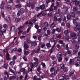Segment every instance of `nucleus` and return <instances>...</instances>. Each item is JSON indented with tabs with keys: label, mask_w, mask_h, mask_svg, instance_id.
I'll return each mask as SVG.
<instances>
[{
	"label": "nucleus",
	"mask_w": 80,
	"mask_h": 80,
	"mask_svg": "<svg viewBox=\"0 0 80 80\" xmlns=\"http://www.w3.org/2000/svg\"><path fill=\"white\" fill-rule=\"evenodd\" d=\"M21 18L22 20H25V16L24 15H22L21 17Z\"/></svg>",
	"instance_id": "obj_34"
},
{
	"label": "nucleus",
	"mask_w": 80,
	"mask_h": 80,
	"mask_svg": "<svg viewBox=\"0 0 80 80\" xmlns=\"http://www.w3.org/2000/svg\"><path fill=\"white\" fill-rule=\"evenodd\" d=\"M24 54L25 56H27L29 54V52L28 51H26L24 52Z\"/></svg>",
	"instance_id": "obj_15"
},
{
	"label": "nucleus",
	"mask_w": 80,
	"mask_h": 80,
	"mask_svg": "<svg viewBox=\"0 0 80 80\" xmlns=\"http://www.w3.org/2000/svg\"><path fill=\"white\" fill-rule=\"evenodd\" d=\"M50 41L51 42H55V41L54 40L53 38H52L50 39Z\"/></svg>",
	"instance_id": "obj_62"
},
{
	"label": "nucleus",
	"mask_w": 80,
	"mask_h": 80,
	"mask_svg": "<svg viewBox=\"0 0 80 80\" xmlns=\"http://www.w3.org/2000/svg\"><path fill=\"white\" fill-rule=\"evenodd\" d=\"M62 77H63V78H64V79H65L66 80H68V76L66 74L62 75Z\"/></svg>",
	"instance_id": "obj_6"
},
{
	"label": "nucleus",
	"mask_w": 80,
	"mask_h": 80,
	"mask_svg": "<svg viewBox=\"0 0 80 80\" xmlns=\"http://www.w3.org/2000/svg\"><path fill=\"white\" fill-rule=\"evenodd\" d=\"M54 0H48L46 1V3L47 4H48L50 2H54Z\"/></svg>",
	"instance_id": "obj_35"
},
{
	"label": "nucleus",
	"mask_w": 80,
	"mask_h": 80,
	"mask_svg": "<svg viewBox=\"0 0 80 80\" xmlns=\"http://www.w3.org/2000/svg\"><path fill=\"white\" fill-rule=\"evenodd\" d=\"M42 34H40L39 35L38 37V40L39 41H40L42 39Z\"/></svg>",
	"instance_id": "obj_30"
},
{
	"label": "nucleus",
	"mask_w": 80,
	"mask_h": 80,
	"mask_svg": "<svg viewBox=\"0 0 80 80\" xmlns=\"http://www.w3.org/2000/svg\"><path fill=\"white\" fill-rule=\"evenodd\" d=\"M31 21H32V22L33 23H35V22H36V21H37V19H36V18L34 19H32V20Z\"/></svg>",
	"instance_id": "obj_56"
},
{
	"label": "nucleus",
	"mask_w": 80,
	"mask_h": 80,
	"mask_svg": "<svg viewBox=\"0 0 80 80\" xmlns=\"http://www.w3.org/2000/svg\"><path fill=\"white\" fill-rule=\"evenodd\" d=\"M75 47L76 49L74 50L73 52L74 54H77V53L78 52V50L77 49L79 48V44H76L75 45Z\"/></svg>",
	"instance_id": "obj_2"
},
{
	"label": "nucleus",
	"mask_w": 80,
	"mask_h": 80,
	"mask_svg": "<svg viewBox=\"0 0 80 80\" xmlns=\"http://www.w3.org/2000/svg\"><path fill=\"white\" fill-rule=\"evenodd\" d=\"M15 7L16 8H20L21 7V4H18L16 5Z\"/></svg>",
	"instance_id": "obj_37"
},
{
	"label": "nucleus",
	"mask_w": 80,
	"mask_h": 80,
	"mask_svg": "<svg viewBox=\"0 0 80 80\" xmlns=\"http://www.w3.org/2000/svg\"><path fill=\"white\" fill-rule=\"evenodd\" d=\"M40 70H41V68H40V66H39L38 67L37 71H38V72H40Z\"/></svg>",
	"instance_id": "obj_41"
},
{
	"label": "nucleus",
	"mask_w": 80,
	"mask_h": 80,
	"mask_svg": "<svg viewBox=\"0 0 80 80\" xmlns=\"http://www.w3.org/2000/svg\"><path fill=\"white\" fill-rule=\"evenodd\" d=\"M45 45L44 43L42 44L41 45V48H44V47H45Z\"/></svg>",
	"instance_id": "obj_44"
},
{
	"label": "nucleus",
	"mask_w": 80,
	"mask_h": 80,
	"mask_svg": "<svg viewBox=\"0 0 80 80\" xmlns=\"http://www.w3.org/2000/svg\"><path fill=\"white\" fill-rule=\"evenodd\" d=\"M69 32L68 30H66L64 32V33L65 35H67L68 34Z\"/></svg>",
	"instance_id": "obj_26"
},
{
	"label": "nucleus",
	"mask_w": 80,
	"mask_h": 80,
	"mask_svg": "<svg viewBox=\"0 0 80 80\" xmlns=\"http://www.w3.org/2000/svg\"><path fill=\"white\" fill-rule=\"evenodd\" d=\"M13 0H9L8 1V3L9 4H10V3H13Z\"/></svg>",
	"instance_id": "obj_47"
},
{
	"label": "nucleus",
	"mask_w": 80,
	"mask_h": 80,
	"mask_svg": "<svg viewBox=\"0 0 80 80\" xmlns=\"http://www.w3.org/2000/svg\"><path fill=\"white\" fill-rule=\"evenodd\" d=\"M66 26L68 28H70V23L68 22H67L66 23Z\"/></svg>",
	"instance_id": "obj_46"
},
{
	"label": "nucleus",
	"mask_w": 80,
	"mask_h": 80,
	"mask_svg": "<svg viewBox=\"0 0 80 80\" xmlns=\"http://www.w3.org/2000/svg\"><path fill=\"white\" fill-rule=\"evenodd\" d=\"M63 21L64 22H67V19H66V17H64L63 18Z\"/></svg>",
	"instance_id": "obj_53"
},
{
	"label": "nucleus",
	"mask_w": 80,
	"mask_h": 80,
	"mask_svg": "<svg viewBox=\"0 0 80 80\" xmlns=\"http://www.w3.org/2000/svg\"><path fill=\"white\" fill-rule=\"evenodd\" d=\"M73 2H75V5L76 6H77V5H78L80 3V1H76L75 0V1H73Z\"/></svg>",
	"instance_id": "obj_9"
},
{
	"label": "nucleus",
	"mask_w": 80,
	"mask_h": 80,
	"mask_svg": "<svg viewBox=\"0 0 80 80\" xmlns=\"http://www.w3.org/2000/svg\"><path fill=\"white\" fill-rule=\"evenodd\" d=\"M65 1V2L67 4H68L69 3V2H70V0H64Z\"/></svg>",
	"instance_id": "obj_50"
},
{
	"label": "nucleus",
	"mask_w": 80,
	"mask_h": 80,
	"mask_svg": "<svg viewBox=\"0 0 80 80\" xmlns=\"http://www.w3.org/2000/svg\"><path fill=\"white\" fill-rule=\"evenodd\" d=\"M6 8L7 10H8V11H10V10H11V9H12V7L10 6H6Z\"/></svg>",
	"instance_id": "obj_10"
},
{
	"label": "nucleus",
	"mask_w": 80,
	"mask_h": 80,
	"mask_svg": "<svg viewBox=\"0 0 80 80\" xmlns=\"http://www.w3.org/2000/svg\"><path fill=\"white\" fill-rule=\"evenodd\" d=\"M37 44L35 42H31V45L32 46H33V47H35L37 46Z\"/></svg>",
	"instance_id": "obj_14"
},
{
	"label": "nucleus",
	"mask_w": 80,
	"mask_h": 80,
	"mask_svg": "<svg viewBox=\"0 0 80 80\" xmlns=\"http://www.w3.org/2000/svg\"><path fill=\"white\" fill-rule=\"evenodd\" d=\"M15 60H13L12 61L10 62L9 63V65L11 66H12V65H15Z\"/></svg>",
	"instance_id": "obj_8"
},
{
	"label": "nucleus",
	"mask_w": 80,
	"mask_h": 80,
	"mask_svg": "<svg viewBox=\"0 0 80 80\" xmlns=\"http://www.w3.org/2000/svg\"><path fill=\"white\" fill-rule=\"evenodd\" d=\"M41 10H44L45 9V4H42L40 6Z\"/></svg>",
	"instance_id": "obj_13"
},
{
	"label": "nucleus",
	"mask_w": 80,
	"mask_h": 80,
	"mask_svg": "<svg viewBox=\"0 0 80 80\" xmlns=\"http://www.w3.org/2000/svg\"><path fill=\"white\" fill-rule=\"evenodd\" d=\"M56 31V29H53L52 32V34H54L55 33V31Z\"/></svg>",
	"instance_id": "obj_52"
},
{
	"label": "nucleus",
	"mask_w": 80,
	"mask_h": 80,
	"mask_svg": "<svg viewBox=\"0 0 80 80\" xmlns=\"http://www.w3.org/2000/svg\"><path fill=\"white\" fill-rule=\"evenodd\" d=\"M71 37H72L73 38H74V39H76V38H77V37L76 36V34L73 32L71 33Z\"/></svg>",
	"instance_id": "obj_5"
},
{
	"label": "nucleus",
	"mask_w": 80,
	"mask_h": 80,
	"mask_svg": "<svg viewBox=\"0 0 80 80\" xmlns=\"http://www.w3.org/2000/svg\"><path fill=\"white\" fill-rule=\"evenodd\" d=\"M22 50L21 48H19L18 50V52L19 53H20V52H22Z\"/></svg>",
	"instance_id": "obj_57"
},
{
	"label": "nucleus",
	"mask_w": 80,
	"mask_h": 80,
	"mask_svg": "<svg viewBox=\"0 0 80 80\" xmlns=\"http://www.w3.org/2000/svg\"><path fill=\"white\" fill-rule=\"evenodd\" d=\"M73 74H74V72H71L69 73V77H71V76H73Z\"/></svg>",
	"instance_id": "obj_38"
},
{
	"label": "nucleus",
	"mask_w": 80,
	"mask_h": 80,
	"mask_svg": "<svg viewBox=\"0 0 80 80\" xmlns=\"http://www.w3.org/2000/svg\"><path fill=\"white\" fill-rule=\"evenodd\" d=\"M5 20L8 23H10V22H11L10 18L9 17H6L5 18Z\"/></svg>",
	"instance_id": "obj_7"
},
{
	"label": "nucleus",
	"mask_w": 80,
	"mask_h": 80,
	"mask_svg": "<svg viewBox=\"0 0 80 80\" xmlns=\"http://www.w3.org/2000/svg\"><path fill=\"white\" fill-rule=\"evenodd\" d=\"M31 42V41L30 40L27 39L26 40V41H25L24 43V48L25 50H27L28 48L29 47L28 45V43H30Z\"/></svg>",
	"instance_id": "obj_1"
},
{
	"label": "nucleus",
	"mask_w": 80,
	"mask_h": 80,
	"mask_svg": "<svg viewBox=\"0 0 80 80\" xmlns=\"http://www.w3.org/2000/svg\"><path fill=\"white\" fill-rule=\"evenodd\" d=\"M21 20V18H17L15 19V22L16 23H18Z\"/></svg>",
	"instance_id": "obj_16"
},
{
	"label": "nucleus",
	"mask_w": 80,
	"mask_h": 80,
	"mask_svg": "<svg viewBox=\"0 0 80 80\" xmlns=\"http://www.w3.org/2000/svg\"><path fill=\"white\" fill-rule=\"evenodd\" d=\"M38 34H40L42 33V29H38L37 30Z\"/></svg>",
	"instance_id": "obj_25"
},
{
	"label": "nucleus",
	"mask_w": 80,
	"mask_h": 80,
	"mask_svg": "<svg viewBox=\"0 0 80 80\" xmlns=\"http://www.w3.org/2000/svg\"><path fill=\"white\" fill-rule=\"evenodd\" d=\"M53 38L56 39V38H61V35L60 34H56L53 36Z\"/></svg>",
	"instance_id": "obj_3"
},
{
	"label": "nucleus",
	"mask_w": 80,
	"mask_h": 80,
	"mask_svg": "<svg viewBox=\"0 0 80 80\" xmlns=\"http://www.w3.org/2000/svg\"><path fill=\"white\" fill-rule=\"evenodd\" d=\"M37 76H35L33 77V80H41V79L40 78H37Z\"/></svg>",
	"instance_id": "obj_11"
},
{
	"label": "nucleus",
	"mask_w": 80,
	"mask_h": 80,
	"mask_svg": "<svg viewBox=\"0 0 80 80\" xmlns=\"http://www.w3.org/2000/svg\"><path fill=\"white\" fill-rule=\"evenodd\" d=\"M40 9V7H36V11H39V10Z\"/></svg>",
	"instance_id": "obj_49"
},
{
	"label": "nucleus",
	"mask_w": 80,
	"mask_h": 80,
	"mask_svg": "<svg viewBox=\"0 0 80 80\" xmlns=\"http://www.w3.org/2000/svg\"><path fill=\"white\" fill-rule=\"evenodd\" d=\"M35 27L36 29H39L38 28H39V26H38V25L35 24Z\"/></svg>",
	"instance_id": "obj_58"
},
{
	"label": "nucleus",
	"mask_w": 80,
	"mask_h": 80,
	"mask_svg": "<svg viewBox=\"0 0 80 80\" xmlns=\"http://www.w3.org/2000/svg\"><path fill=\"white\" fill-rule=\"evenodd\" d=\"M51 58L52 60H54L55 58V56L54 55H52L51 57Z\"/></svg>",
	"instance_id": "obj_40"
},
{
	"label": "nucleus",
	"mask_w": 80,
	"mask_h": 80,
	"mask_svg": "<svg viewBox=\"0 0 80 80\" xmlns=\"http://www.w3.org/2000/svg\"><path fill=\"white\" fill-rule=\"evenodd\" d=\"M75 65L76 66V67H80V64H79V62H76L75 64Z\"/></svg>",
	"instance_id": "obj_51"
},
{
	"label": "nucleus",
	"mask_w": 80,
	"mask_h": 80,
	"mask_svg": "<svg viewBox=\"0 0 80 80\" xmlns=\"http://www.w3.org/2000/svg\"><path fill=\"white\" fill-rule=\"evenodd\" d=\"M72 79L74 80L76 78H77V76H75V75H73L72 77Z\"/></svg>",
	"instance_id": "obj_39"
},
{
	"label": "nucleus",
	"mask_w": 80,
	"mask_h": 80,
	"mask_svg": "<svg viewBox=\"0 0 80 80\" xmlns=\"http://www.w3.org/2000/svg\"><path fill=\"white\" fill-rule=\"evenodd\" d=\"M62 61V58L59 57L58 59V62H61Z\"/></svg>",
	"instance_id": "obj_42"
},
{
	"label": "nucleus",
	"mask_w": 80,
	"mask_h": 80,
	"mask_svg": "<svg viewBox=\"0 0 80 80\" xmlns=\"http://www.w3.org/2000/svg\"><path fill=\"white\" fill-rule=\"evenodd\" d=\"M44 57V56L42 54H41L40 56H39V58H43Z\"/></svg>",
	"instance_id": "obj_63"
},
{
	"label": "nucleus",
	"mask_w": 80,
	"mask_h": 80,
	"mask_svg": "<svg viewBox=\"0 0 80 80\" xmlns=\"http://www.w3.org/2000/svg\"><path fill=\"white\" fill-rule=\"evenodd\" d=\"M22 58L23 59V60L25 61V62H27V56H23L22 57Z\"/></svg>",
	"instance_id": "obj_32"
},
{
	"label": "nucleus",
	"mask_w": 80,
	"mask_h": 80,
	"mask_svg": "<svg viewBox=\"0 0 80 80\" xmlns=\"http://www.w3.org/2000/svg\"><path fill=\"white\" fill-rule=\"evenodd\" d=\"M31 7L32 9H33V8H35V4H34V3L32 2V3H31Z\"/></svg>",
	"instance_id": "obj_29"
},
{
	"label": "nucleus",
	"mask_w": 80,
	"mask_h": 80,
	"mask_svg": "<svg viewBox=\"0 0 80 80\" xmlns=\"http://www.w3.org/2000/svg\"><path fill=\"white\" fill-rule=\"evenodd\" d=\"M55 70V68L53 67H51L50 69V72H54Z\"/></svg>",
	"instance_id": "obj_23"
},
{
	"label": "nucleus",
	"mask_w": 80,
	"mask_h": 80,
	"mask_svg": "<svg viewBox=\"0 0 80 80\" xmlns=\"http://www.w3.org/2000/svg\"><path fill=\"white\" fill-rule=\"evenodd\" d=\"M15 30V27L14 26H12L10 28V31L12 30Z\"/></svg>",
	"instance_id": "obj_21"
},
{
	"label": "nucleus",
	"mask_w": 80,
	"mask_h": 80,
	"mask_svg": "<svg viewBox=\"0 0 80 80\" xmlns=\"http://www.w3.org/2000/svg\"><path fill=\"white\" fill-rule=\"evenodd\" d=\"M75 15H76V14L75 13V12H71V16L72 17L74 18V17H75Z\"/></svg>",
	"instance_id": "obj_19"
},
{
	"label": "nucleus",
	"mask_w": 80,
	"mask_h": 80,
	"mask_svg": "<svg viewBox=\"0 0 80 80\" xmlns=\"http://www.w3.org/2000/svg\"><path fill=\"white\" fill-rule=\"evenodd\" d=\"M52 15V12H49L48 14V17H50Z\"/></svg>",
	"instance_id": "obj_48"
},
{
	"label": "nucleus",
	"mask_w": 80,
	"mask_h": 80,
	"mask_svg": "<svg viewBox=\"0 0 80 80\" xmlns=\"http://www.w3.org/2000/svg\"><path fill=\"white\" fill-rule=\"evenodd\" d=\"M73 23H74V25H77V22L75 19H73Z\"/></svg>",
	"instance_id": "obj_36"
},
{
	"label": "nucleus",
	"mask_w": 80,
	"mask_h": 80,
	"mask_svg": "<svg viewBox=\"0 0 80 80\" xmlns=\"http://www.w3.org/2000/svg\"><path fill=\"white\" fill-rule=\"evenodd\" d=\"M19 11L21 13L23 14V13H25V9L23 8H22L21 9L20 11Z\"/></svg>",
	"instance_id": "obj_12"
},
{
	"label": "nucleus",
	"mask_w": 80,
	"mask_h": 80,
	"mask_svg": "<svg viewBox=\"0 0 80 80\" xmlns=\"http://www.w3.org/2000/svg\"><path fill=\"white\" fill-rule=\"evenodd\" d=\"M56 30L57 31V32H60V29L58 28H56Z\"/></svg>",
	"instance_id": "obj_61"
},
{
	"label": "nucleus",
	"mask_w": 80,
	"mask_h": 80,
	"mask_svg": "<svg viewBox=\"0 0 80 80\" xmlns=\"http://www.w3.org/2000/svg\"><path fill=\"white\" fill-rule=\"evenodd\" d=\"M41 65L43 67V68H45V67H46V65H45V63H44V62H42L41 63Z\"/></svg>",
	"instance_id": "obj_33"
},
{
	"label": "nucleus",
	"mask_w": 80,
	"mask_h": 80,
	"mask_svg": "<svg viewBox=\"0 0 80 80\" xmlns=\"http://www.w3.org/2000/svg\"><path fill=\"white\" fill-rule=\"evenodd\" d=\"M40 48H38L37 50H36V53H38L39 52V51H40Z\"/></svg>",
	"instance_id": "obj_54"
},
{
	"label": "nucleus",
	"mask_w": 80,
	"mask_h": 80,
	"mask_svg": "<svg viewBox=\"0 0 80 80\" xmlns=\"http://www.w3.org/2000/svg\"><path fill=\"white\" fill-rule=\"evenodd\" d=\"M77 15H80V11H78L77 12Z\"/></svg>",
	"instance_id": "obj_64"
},
{
	"label": "nucleus",
	"mask_w": 80,
	"mask_h": 80,
	"mask_svg": "<svg viewBox=\"0 0 80 80\" xmlns=\"http://www.w3.org/2000/svg\"><path fill=\"white\" fill-rule=\"evenodd\" d=\"M55 23H52V24H51L50 26V27L51 28H53V27H55Z\"/></svg>",
	"instance_id": "obj_22"
},
{
	"label": "nucleus",
	"mask_w": 80,
	"mask_h": 80,
	"mask_svg": "<svg viewBox=\"0 0 80 80\" xmlns=\"http://www.w3.org/2000/svg\"><path fill=\"white\" fill-rule=\"evenodd\" d=\"M58 6L56 5L55 6H54V10H57V7Z\"/></svg>",
	"instance_id": "obj_60"
},
{
	"label": "nucleus",
	"mask_w": 80,
	"mask_h": 80,
	"mask_svg": "<svg viewBox=\"0 0 80 80\" xmlns=\"http://www.w3.org/2000/svg\"><path fill=\"white\" fill-rule=\"evenodd\" d=\"M10 55H9V53H8V52H7L6 53V60H10L11 59L9 57Z\"/></svg>",
	"instance_id": "obj_4"
},
{
	"label": "nucleus",
	"mask_w": 80,
	"mask_h": 80,
	"mask_svg": "<svg viewBox=\"0 0 80 80\" xmlns=\"http://www.w3.org/2000/svg\"><path fill=\"white\" fill-rule=\"evenodd\" d=\"M68 69L67 67H65L63 69V71L64 72H66L67 73L68 72Z\"/></svg>",
	"instance_id": "obj_24"
},
{
	"label": "nucleus",
	"mask_w": 80,
	"mask_h": 80,
	"mask_svg": "<svg viewBox=\"0 0 80 80\" xmlns=\"http://www.w3.org/2000/svg\"><path fill=\"white\" fill-rule=\"evenodd\" d=\"M34 60L35 61V62H38V59L37 58H34Z\"/></svg>",
	"instance_id": "obj_55"
},
{
	"label": "nucleus",
	"mask_w": 80,
	"mask_h": 80,
	"mask_svg": "<svg viewBox=\"0 0 80 80\" xmlns=\"http://www.w3.org/2000/svg\"><path fill=\"white\" fill-rule=\"evenodd\" d=\"M46 46L48 48H50L51 47V44L50 43H48L46 44Z\"/></svg>",
	"instance_id": "obj_20"
},
{
	"label": "nucleus",
	"mask_w": 80,
	"mask_h": 80,
	"mask_svg": "<svg viewBox=\"0 0 80 80\" xmlns=\"http://www.w3.org/2000/svg\"><path fill=\"white\" fill-rule=\"evenodd\" d=\"M32 2H28L27 3V7H31V5L32 4Z\"/></svg>",
	"instance_id": "obj_43"
},
{
	"label": "nucleus",
	"mask_w": 80,
	"mask_h": 80,
	"mask_svg": "<svg viewBox=\"0 0 80 80\" xmlns=\"http://www.w3.org/2000/svg\"><path fill=\"white\" fill-rule=\"evenodd\" d=\"M78 24H77L76 25L77 28H74V31H75V32H77L78 31Z\"/></svg>",
	"instance_id": "obj_31"
},
{
	"label": "nucleus",
	"mask_w": 80,
	"mask_h": 80,
	"mask_svg": "<svg viewBox=\"0 0 80 80\" xmlns=\"http://www.w3.org/2000/svg\"><path fill=\"white\" fill-rule=\"evenodd\" d=\"M67 18L68 20H70L71 18V15L70 14L68 15L67 16Z\"/></svg>",
	"instance_id": "obj_27"
},
{
	"label": "nucleus",
	"mask_w": 80,
	"mask_h": 80,
	"mask_svg": "<svg viewBox=\"0 0 80 80\" xmlns=\"http://www.w3.org/2000/svg\"><path fill=\"white\" fill-rule=\"evenodd\" d=\"M60 67L61 69H62V70H63L65 68V64H62L60 65Z\"/></svg>",
	"instance_id": "obj_28"
},
{
	"label": "nucleus",
	"mask_w": 80,
	"mask_h": 80,
	"mask_svg": "<svg viewBox=\"0 0 80 80\" xmlns=\"http://www.w3.org/2000/svg\"><path fill=\"white\" fill-rule=\"evenodd\" d=\"M12 58L13 60H15L17 59V57L15 56H14Z\"/></svg>",
	"instance_id": "obj_59"
},
{
	"label": "nucleus",
	"mask_w": 80,
	"mask_h": 80,
	"mask_svg": "<svg viewBox=\"0 0 80 80\" xmlns=\"http://www.w3.org/2000/svg\"><path fill=\"white\" fill-rule=\"evenodd\" d=\"M71 53H72V51L70 50H68L67 52V53L68 54H69V55L71 54Z\"/></svg>",
	"instance_id": "obj_45"
},
{
	"label": "nucleus",
	"mask_w": 80,
	"mask_h": 80,
	"mask_svg": "<svg viewBox=\"0 0 80 80\" xmlns=\"http://www.w3.org/2000/svg\"><path fill=\"white\" fill-rule=\"evenodd\" d=\"M16 78V77L15 76H10L9 77V80H12L15 79Z\"/></svg>",
	"instance_id": "obj_17"
},
{
	"label": "nucleus",
	"mask_w": 80,
	"mask_h": 80,
	"mask_svg": "<svg viewBox=\"0 0 80 80\" xmlns=\"http://www.w3.org/2000/svg\"><path fill=\"white\" fill-rule=\"evenodd\" d=\"M78 10V8L77 7H74L73 8V12H77Z\"/></svg>",
	"instance_id": "obj_18"
}]
</instances>
